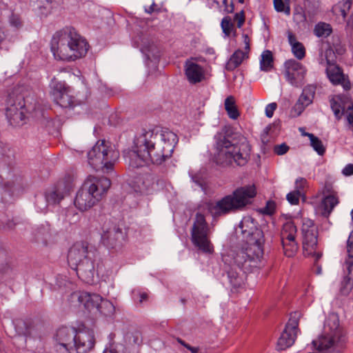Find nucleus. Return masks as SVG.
Returning a JSON list of instances; mask_svg holds the SVG:
<instances>
[{"label": "nucleus", "instance_id": "1", "mask_svg": "<svg viewBox=\"0 0 353 353\" xmlns=\"http://www.w3.org/2000/svg\"><path fill=\"white\" fill-rule=\"evenodd\" d=\"M243 244L223 256L229 268L226 270L232 291L244 285L245 274L259 267L263 255L264 236L257 222L251 216H244L239 225Z\"/></svg>", "mask_w": 353, "mask_h": 353}, {"label": "nucleus", "instance_id": "2", "mask_svg": "<svg viewBox=\"0 0 353 353\" xmlns=\"http://www.w3.org/2000/svg\"><path fill=\"white\" fill-rule=\"evenodd\" d=\"M154 138V131L150 130H144L135 138L132 149L128 152L130 166L142 167L150 162L161 164L172 156L177 141L176 134L165 129L156 143L153 142Z\"/></svg>", "mask_w": 353, "mask_h": 353}, {"label": "nucleus", "instance_id": "3", "mask_svg": "<svg viewBox=\"0 0 353 353\" xmlns=\"http://www.w3.org/2000/svg\"><path fill=\"white\" fill-rule=\"evenodd\" d=\"M214 161L219 165H245L250 159L252 146L248 139L236 134L230 126H224L216 135Z\"/></svg>", "mask_w": 353, "mask_h": 353}, {"label": "nucleus", "instance_id": "4", "mask_svg": "<svg viewBox=\"0 0 353 353\" xmlns=\"http://www.w3.org/2000/svg\"><path fill=\"white\" fill-rule=\"evenodd\" d=\"M50 49L56 60L72 62L86 55L89 44L75 28L65 27L53 34Z\"/></svg>", "mask_w": 353, "mask_h": 353}, {"label": "nucleus", "instance_id": "5", "mask_svg": "<svg viewBox=\"0 0 353 353\" xmlns=\"http://www.w3.org/2000/svg\"><path fill=\"white\" fill-rule=\"evenodd\" d=\"M256 195V189L254 185H245L236 188L231 194L225 196L215 203H208L207 208L212 216H221L243 210L252 203Z\"/></svg>", "mask_w": 353, "mask_h": 353}, {"label": "nucleus", "instance_id": "6", "mask_svg": "<svg viewBox=\"0 0 353 353\" xmlns=\"http://www.w3.org/2000/svg\"><path fill=\"white\" fill-rule=\"evenodd\" d=\"M111 184L110 178H88L76 193L75 208L81 212L92 209L105 196Z\"/></svg>", "mask_w": 353, "mask_h": 353}, {"label": "nucleus", "instance_id": "7", "mask_svg": "<svg viewBox=\"0 0 353 353\" xmlns=\"http://www.w3.org/2000/svg\"><path fill=\"white\" fill-rule=\"evenodd\" d=\"M119 157L118 150H114L110 141L101 139L88 153V163L96 170L110 174Z\"/></svg>", "mask_w": 353, "mask_h": 353}, {"label": "nucleus", "instance_id": "8", "mask_svg": "<svg viewBox=\"0 0 353 353\" xmlns=\"http://www.w3.org/2000/svg\"><path fill=\"white\" fill-rule=\"evenodd\" d=\"M32 93V90L24 85L14 88L6 99V114L11 125H22L26 118V99Z\"/></svg>", "mask_w": 353, "mask_h": 353}, {"label": "nucleus", "instance_id": "9", "mask_svg": "<svg viewBox=\"0 0 353 353\" xmlns=\"http://www.w3.org/2000/svg\"><path fill=\"white\" fill-rule=\"evenodd\" d=\"M209 232L204 215L197 212L191 230V240L195 247L206 254L214 252V246L209 239Z\"/></svg>", "mask_w": 353, "mask_h": 353}, {"label": "nucleus", "instance_id": "10", "mask_svg": "<svg viewBox=\"0 0 353 353\" xmlns=\"http://www.w3.org/2000/svg\"><path fill=\"white\" fill-rule=\"evenodd\" d=\"M75 186L73 178H60L46 192V199L50 204H59L73 191Z\"/></svg>", "mask_w": 353, "mask_h": 353}, {"label": "nucleus", "instance_id": "11", "mask_svg": "<svg viewBox=\"0 0 353 353\" xmlns=\"http://www.w3.org/2000/svg\"><path fill=\"white\" fill-rule=\"evenodd\" d=\"M297 228L293 221L285 222L281 231V241L284 254L292 257L296 253L299 245L296 240Z\"/></svg>", "mask_w": 353, "mask_h": 353}, {"label": "nucleus", "instance_id": "12", "mask_svg": "<svg viewBox=\"0 0 353 353\" xmlns=\"http://www.w3.org/2000/svg\"><path fill=\"white\" fill-rule=\"evenodd\" d=\"M88 258L80 263L74 269L79 278L84 283L93 284L95 281V276L98 268V253L90 252Z\"/></svg>", "mask_w": 353, "mask_h": 353}, {"label": "nucleus", "instance_id": "13", "mask_svg": "<svg viewBox=\"0 0 353 353\" xmlns=\"http://www.w3.org/2000/svg\"><path fill=\"white\" fill-rule=\"evenodd\" d=\"M97 250L85 241L75 243L69 250L68 262L72 269H75L84 260L88 258L90 252L96 254Z\"/></svg>", "mask_w": 353, "mask_h": 353}, {"label": "nucleus", "instance_id": "14", "mask_svg": "<svg viewBox=\"0 0 353 353\" xmlns=\"http://www.w3.org/2000/svg\"><path fill=\"white\" fill-rule=\"evenodd\" d=\"M57 350L74 353L75 328L63 326L59 327L54 336Z\"/></svg>", "mask_w": 353, "mask_h": 353}, {"label": "nucleus", "instance_id": "15", "mask_svg": "<svg viewBox=\"0 0 353 353\" xmlns=\"http://www.w3.org/2000/svg\"><path fill=\"white\" fill-rule=\"evenodd\" d=\"M306 70L303 65L294 59H290L284 63V75L287 80L295 87L301 86L305 80Z\"/></svg>", "mask_w": 353, "mask_h": 353}, {"label": "nucleus", "instance_id": "16", "mask_svg": "<svg viewBox=\"0 0 353 353\" xmlns=\"http://www.w3.org/2000/svg\"><path fill=\"white\" fill-rule=\"evenodd\" d=\"M125 239V233L117 225L111 223L104 226L101 234V242L108 248H114Z\"/></svg>", "mask_w": 353, "mask_h": 353}, {"label": "nucleus", "instance_id": "17", "mask_svg": "<svg viewBox=\"0 0 353 353\" xmlns=\"http://www.w3.org/2000/svg\"><path fill=\"white\" fill-rule=\"evenodd\" d=\"M298 327V321L296 319H290L278 339L276 345L278 350H285L294 343L297 336Z\"/></svg>", "mask_w": 353, "mask_h": 353}, {"label": "nucleus", "instance_id": "18", "mask_svg": "<svg viewBox=\"0 0 353 353\" xmlns=\"http://www.w3.org/2000/svg\"><path fill=\"white\" fill-rule=\"evenodd\" d=\"M323 193L324 196L320 203L321 214L325 217H328L334 207L339 203V198L333 184L330 182L325 183Z\"/></svg>", "mask_w": 353, "mask_h": 353}, {"label": "nucleus", "instance_id": "19", "mask_svg": "<svg viewBox=\"0 0 353 353\" xmlns=\"http://www.w3.org/2000/svg\"><path fill=\"white\" fill-rule=\"evenodd\" d=\"M94 345L93 330L84 328L77 330L75 329L74 353H85L90 350Z\"/></svg>", "mask_w": 353, "mask_h": 353}, {"label": "nucleus", "instance_id": "20", "mask_svg": "<svg viewBox=\"0 0 353 353\" xmlns=\"http://www.w3.org/2000/svg\"><path fill=\"white\" fill-rule=\"evenodd\" d=\"M243 39L245 43L244 51L238 49L232 54L225 65V69L228 71L235 70L245 59L249 57L251 50V39L248 34H243Z\"/></svg>", "mask_w": 353, "mask_h": 353}, {"label": "nucleus", "instance_id": "21", "mask_svg": "<svg viewBox=\"0 0 353 353\" xmlns=\"http://www.w3.org/2000/svg\"><path fill=\"white\" fill-rule=\"evenodd\" d=\"M327 69L326 72L330 81L332 84L341 85L345 90L351 89V83L348 77L343 74V69L335 63H331L327 60Z\"/></svg>", "mask_w": 353, "mask_h": 353}, {"label": "nucleus", "instance_id": "22", "mask_svg": "<svg viewBox=\"0 0 353 353\" xmlns=\"http://www.w3.org/2000/svg\"><path fill=\"white\" fill-rule=\"evenodd\" d=\"M52 88L57 103L63 108H69L74 104L73 97L69 94L70 87L64 83L52 79Z\"/></svg>", "mask_w": 353, "mask_h": 353}, {"label": "nucleus", "instance_id": "23", "mask_svg": "<svg viewBox=\"0 0 353 353\" xmlns=\"http://www.w3.org/2000/svg\"><path fill=\"white\" fill-rule=\"evenodd\" d=\"M245 21V14L243 10L235 14L234 17V21H232L230 17L227 16L223 18L221 21V28L223 33L227 37H236L237 32L234 26V23H236V27L241 28Z\"/></svg>", "mask_w": 353, "mask_h": 353}, {"label": "nucleus", "instance_id": "24", "mask_svg": "<svg viewBox=\"0 0 353 353\" xmlns=\"http://www.w3.org/2000/svg\"><path fill=\"white\" fill-rule=\"evenodd\" d=\"M316 87L313 85L305 86L298 101L293 107V110L296 115H300L306 107L310 105L314 99Z\"/></svg>", "mask_w": 353, "mask_h": 353}, {"label": "nucleus", "instance_id": "25", "mask_svg": "<svg viewBox=\"0 0 353 353\" xmlns=\"http://www.w3.org/2000/svg\"><path fill=\"white\" fill-rule=\"evenodd\" d=\"M193 59L187 60L185 63V74L191 83L196 84L205 79L204 68L192 61Z\"/></svg>", "mask_w": 353, "mask_h": 353}, {"label": "nucleus", "instance_id": "26", "mask_svg": "<svg viewBox=\"0 0 353 353\" xmlns=\"http://www.w3.org/2000/svg\"><path fill=\"white\" fill-rule=\"evenodd\" d=\"M72 299H77L80 304L88 311L97 310L101 296L97 294H91L87 292H78L72 294Z\"/></svg>", "mask_w": 353, "mask_h": 353}, {"label": "nucleus", "instance_id": "27", "mask_svg": "<svg viewBox=\"0 0 353 353\" xmlns=\"http://www.w3.org/2000/svg\"><path fill=\"white\" fill-rule=\"evenodd\" d=\"M303 249L305 254L310 255L316 250L318 242L317 228L309 232L303 233Z\"/></svg>", "mask_w": 353, "mask_h": 353}, {"label": "nucleus", "instance_id": "28", "mask_svg": "<svg viewBox=\"0 0 353 353\" xmlns=\"http://www.w3.org/2000/svg\"><path fill=\"white\" fill-rule=\"evenodd\" d=\"M224 108L228 117L234 120L240 117V111L236 105V101L234 96L228 97L224 102Z\"/></svg>", "mask_w": 353, "mask_h": 353}, {"label": "nucleus", "instance_id": "29", "mask_svg": "<svg viewBox=\"0 0 353 353\" xmlns=\"http://www.w3.org/2000/svg\"><path fill=\"white\" fill-rule=\"evenodd\" d=\"M274 57L270 50H265L261 54L260 61L261 70L265 72H269L274 68Z\"/></svg>", "mask_w": 353, "mask_h": 353}, {"label": "nucleus", "instance_id": "30", "mask_svg": "<svg viewBox=\"0 0 353 353\" xmlns=\"http://www.w3.org/2000/svg\"><path fill=\"white\" fill-rule=\"evenodd\" d=\"M303 135L307 137L310 140V144L314 150L319 154L323 155L325 152V148L323 145L322 141L313 134L304 132Z\"/></svg>", "mask_w": 353, "mask_h": 353}, {"label": "nucleus", "instance_id": "31", "mask_svg": "<svg viewBox=\"0 0 353 353\" xmlns=\"http://www.w3.org/2000/svg\"><path fill=\"white\" fill-rule=\"evenodd\" d=\"M114 310L115 308L112 303L101 297L97 311L105 316H110L114 314Z\"/></svg>", "mask_w": 353, "mask_h": 353}, {"label": "nucleus", "instance_id": "32", "mask_svg": "<svg viewBox=\"0 0 353 353\" xmlns=\"http://www.w3.org/2000/svg\"><path fill=\"white\" fill-rule=\"evenodd\" d=\"M314 32L317 37H327L332 32V28L330 24L320 22L316 25Z\"/></svg>", "mask_w": 353, "mask_h": 353}, {"label": "nucleus", "instance_id": "33", "mask_svg": "<svg viewBox=\"0 0 353 353\" xmlns=\"http://www.w3.org/2000/svg\"><path fill=\"white\" fill-rule=\"evenodd\" d=\"M312 343L314 346H318L317 348L319 350L325 351L332 348L334 345L335 341L332 337H323L319 342L313 341Z\"/></svg>", "mask_w": 353, "mask_h": 353}, {"label": "nucleus", "instance_id": "34", "mask_svg": "<svg viewBox=\"0 0 353 353\" xmlns=\"http://www.w3.org/2000/svg\"><path fill=\"white\" fill-rule=\"evenodd\" d=\"M275 10L290 15L291 12L290 0H273Z\"/></svg>", "mask_w": 353, "mask_h": 353}, {"label": "nucleus", "instance_id": "35", "mask_svg": "<svg viewBox=\"0 0 353 353\" xmlns=\"http://www.w3.org/2000/svg\"><path fill=\"white\" fill-rule=\"evenodd\" d=\"M292 51L295 56L299 60L303 59L305 57V48L302 43H295L292 47Z\"/></svg>", "mask_w": 353, "mask_h": 353}, {"label": "nucleus", "instance_id": "36", "mask_svg": "<svg viewBox=\"0 0 353 353\" xmlns=\"http://www.w3.org/2000/svg\"><path fill=\"white\" fill-rule=\"evenodd\" d=\"M307 187V182L305 178H298L295 181L294 190L299 191L302 196H304Z\"/></svg>", "mask_w": 353, "mask_h": 353}, {"label": "nucleus", "instance_id": "37", "mask_svg": "<svg viewBox=\"0 0 353 353\" xmlns=\"http://www.w3.org/2000/svg\"><path fill=\"white\" fill-rule=\"evenodd\" d=\"M301 196L300 192L294 190L286 195V199L291 205H298Z\"/></svg>", "mask_w": 353, "mask_h": 353}, {"label": "nucleus", "instance_id": "38", "mask_svg": "<svg viewBox=\"0 0 353 353\" xmlns=\"http://www.w3.org/2000/svg\"><path fill=\"white\" fill-rule=\"evenodd\" d=\"M314 221L310 219L304 218L303 219V224L301 228V232L303 233L309 232L312 229L316 228Z\"/></svg>", "mask_w": 353, "mask_h": 353}, {"label": "nucleus", "instance_id": "39", "mask_svg": "<svg viewBox=\"0 0 353 353\" xmlns=\"http://www.w3.org/2000/svg\"><path fill=\"white\" fill-rule=\"evenodd\" d=\"M290 148L286 143L276 145L273 148V152L277 155H283L287 153Z\"/></svg>", "mask_w": 353, "mask_h": 353}, {"label": "nucleus", "instance_id": "40", "mask_svg": "<svg viewBox=\"0 0 353 353\" xmlns=\"http://www.w3.org/2000/svg\"><path fill=\"white\" fill-rule=\"evenodd\" d=\"M217 5L222 4L224 6V10L228 13H232L234 10V6L232 3H228V0H212Z\"/></svg>", "mask_w": 353, "mask_h": 353}, {"label": "nucleus", "instance_id": "41", "mask_svg": "<svg viewBox=\"0 0 353 353\" xmlns=\"http://www.w3.org/2000/svg\"><path fill=\"white\" fill-rule=\"evenodd\" d=\"M275 208V203L272 201H267L265 208L263 209V212L265 214L272 215L274 213Z\"/></svg>", "mask_w": 353, "mask_h": 353}, {"label": "nucleus", "instance_id": "42", "mask_svg": "<svg viewBox=\"0 0 353 353\" xmlns=\"http://www.w3.org/2000/svg\"><path fill=\"white\" fill-rule=\"evenodd\" d=\"M347 252L350 258H353V231L350 233L347 242Z\"/></svg>", "mask_w": 353, "mask_h": 353}, {"label": "nucleus", "instance_id": "43", "mask_svg": "<svg viewBox=\"0 0 353 353\" xmlns=\"http://www.w3.org/2000/svg\"><path fill=\"white\" fill-rule=\"evenodd\" d=\"M112 353H130L129 347H126L123 344H118L115 348L111 351Z\"/></svg>", "mask_w": 353, "mask_h": 353}, {"label": "nucleus", "instance_id": "44", "mask_svg": "<svg viewBox=\"0 0 353 353\" xmlns=\"http://www.w3.org/2000/svg\"><path fill=\"white\" fill-rule=\"evenodd\" d=\"M276 108H277L276 103L274 102V103H271L268 104L265 108L266 116L269 118H271L273 116L274 112L275 111Z\"/></svg>", "mask_w": 353, "mask_h": 353}, {"label": "nucleus", "instance_id": "45", "mask_svg": "<svg viewBox=\"0 0 353 353\" xmlns=\"http://www.w3.org/2000/svg\"><path fill=\"white\" fill-rule=\"evenodd\" d=\"M351 6L352 1L350 0H344L343 1V8L341 9V14L344 18L346 17L347 12H349Z\"/></svg>", "mask_w": 353, "mask_h": 353}, {"label": "nucleus", "instance_id": "46", "mask_svg": "<svg viewBox=\"0 0 353 353\" xmlns=\"http://www.w3.org/2000/svg\"><path fill=\"white\" fill-rule=\"evenodd\" d=\"M132 343L134 345L139 346L142 343L141 334L137 331L132 334Z\"/></svg>", "mask_w": 353, "mask_h": 353}, {"label": "nucleus", "instance_id": "47", "mask_svg": "<svg viewBox=\"0 0 353 353\" xmlns=\"http://www.w3.org/2000/svg\"><path fill=\"white\" fill-rule=\"evenodd\" d=\"M288 41L291 46H294L295 43H299L300 42L297 41L296 35L291 31H288Z\"/></svg>", "mask_w": 353, "mask_h": 353}, {"label": "nucleus", "instance_id": "48", "mask_svg": "<svg viewBox=\"0 0 353 353\" xmlns=\"http://www.w3.org/2000/svg\"><path fill=\"white\" fill-rule=\"evenodd\" d=\"M347 120L348 123L353 126V106L347 110Z\"/></svg>", "mask_w": 353, "mask_h": 353}, {"label": "nucleus", "instance_id": "49", "mask_svg": "<svg viewBox=\"0 0 353 353\" xmlns=\"http://www.w3.org/2000/svg\"><path fill=\"white\" fill-rule=\"evenodd\" d=\"M343 174L345 176H350L353 174V164L350 163L347 165L343 170Z\"/></svg>", "mask_w": 353, "mask_h": 353}, {"label": "nucleus", "instance_id": "50", "mask_svg": "<svg viewBox=\"0 0 353 353\" xmlns=\"http://www.w3.org/2000/svg\"><path fill=\"white\" fill-rule=\"evenodd\" d=\"M11 23L17 28L20 27L22 24L21 19L19 17L14 16H13L11 19Z\"/></svg>", "mask_w": 353, "mask_h": 353}, {"label": "nucleus", "instance_id": "51", "mask_svg": "<svg viewBox=\"0 0 353 353\" xmlns=\"http://www.w3.org/2000/svg\"><path fill=\"white\" fill-rule=\"evenodd\" d=\"M188 350H190L192 353H198L199 348L198 347H192L190 345H188L186 347Z\"/></svg>", "mask_w": 353, "mask_h": 353}, {"label": "nucleus", "instance_id": "52", "mask_svg": "<svg viewBox=\"0 0 353 353\" xmlns=\"http://www.w3.org/2000/svg\"><path fill=\"white\" fill-rule=\"evenodd\" d=\"M156 10H157V5L155 3H153L148 9H146V12L148 13H152V12H154Z\"/></svg>", "mask_w": 353, "mask_h": 353}, {"label": "nucleus", "instance_id": "53", "mask_svg": "<svg viewBox=\"0 0 353 353\" xmlns=\"http://www.w3.org/2000/svg\"><path fill=\"white\" fill-rule=\"evenodd\" d=\"M332 109L334 111V113L336 114H339L340 112L339 106L337 105L336 103H332Z\"/></svg>", "mask_w": 353, "mask_h": 353}, {"label": "nucleus", "instance_id": "54", "mask_svg": "<svg viewBox=\"0 0 353 353\" xmlns=\"http://www.w3.org/2000/svg\"><path fill=\"white\" fill-rule=\"evenodd\" d=\"M314 255L315 256V260L316 261H317L322 256V254L321 253H316V250H314V252H312L310 255Z\"/></svg>", "mask_w": 353, "mask_h": 353}, {"label": "nucleus", "instance_id": "55", "mask_svg": "<svg viewBox=\"0 0 353 353\" xmlns=\"http://www.w3.org/2000/svg\"><path fill=\"white\" fill-rule=\"evenodd\" d=\"M148 299V294L146 293H142L140 294V302H143V301Z\"/></svg>", "mask_w": 353, "mask_h": 353}, {"label": "nucleus", "instance_id": "56", "mask_svg": "<svg viewBox=\"0 0 353 353\" xmlns=\"http://www.w3.org/2000/svg\"><path fill=\"white\" fill-rule=\"evenodd\" d=\"M177 341L181 344L182 345L183 347H185V348L188 347V345H189L188 343H185L184 341H183L182 339H177Z\"/></svg>", "mask_w": 353, "mask_h": 353}, {"label": "nucleus", "instance_id": "57", "mask_svg": "<svg viewBox=\"0 0 353 353\" xmlns=\"http://www.w3.org/2000/svg\"><path fill=\"white\" fill-rule=\"evenodd\" d=\"M14 225V223H13L12 221H9L8 223H6V227L8 228H12Z\"/></svg>", "mask_w": 353, "mask_h": 353}, {"label": "nucleus", "instance_id": "58", "mask_svg": "<svg viewBox=\"0 0 353 353\" xmlns=\"http://www.w3.org/2000/svg\"><path fill=\"white\" fill-rule=\"evenodd\" d=\"M338 53L343 54L345 52V49L343 48H341L339 50H336Z\"/></svg>", "mask_w": 353, "mask_h": 353}, {"label": "nucleus", "instance_id": "59", "mask_svg": "<svg viewBox=\"0 0 353 353\" xmlns=\"http://www.w3.org/2000/svg\"><path fill=\"white\" fill-rule=\"evenodd\" d=\"M132 188H133V190H134L135 192H140V191H141V189L140 188L133 187Z\"/></svg>", "mask_w": 353, "mask_h": 353}, {"label": "nucleus", "instance_id": "60", "mask_svg": "<svg viewBox=\"0 0 353 353\" xmlns=\"http://www.w3.org/2000/svg\"><path fill=\"white\" fill-rule=\"evenodd\" d=\"M321 273V267H318L317 268V274H320Z\"/></svg>", "mask_w": 353, "mask_h": 353}, {"label": "nucleus", "instance_id": "61", "mask_svg": "<svg viewBox=\"0 0 353 353\" xmlns=\"http://www.w3.org/2000/svg\"><path fill=\"white\" fill-rule=\"evenodd\" d=\"M238 1L242 4L245 3V0H238Z\"/></svg>", "mask_w": 353, "mask_h": 353}, {"label": "nucleus", "instance_id": "62", "mask_svg": "<svg viewBox=\"0 0 353 353\" xmlns=\"http://www.w3.org/2000/svg\"><path fill=\"white\" fill-rule=\"evenodd\" d=\"M351 216H352V220L353 221V209L351 211Z\"/></svg>", "mask_w": 353, "mask_h": 353}, {"label": "nucleus", "instance_id": "63", "mask_svg": "<svg viewBox=\"0 0 353 353\" xmlns=\"http://www.w3.org/2000/svg\"><path fill=\"white\" fill-rule=\"evenodd\" d=\"M135 179H138L139 182H140V181H141V179H142V178H141V177L135 178Z\"/></svg>", "mask_w": 353, "mask_h": 353}, {"label": "nucleus", "instance_id": "64", "mask_svg": "<svg viewBox=\"0 0 353 353\" xmlns=\"http://www.w3.org/2000/svg\"><path fill=\"white\" fill-rule=\"evenodd\" d=\"M46 1H47V2H48V3H52V0H46Z\"/></svg>", "mask_w": 353, "mask_h": 353}]
</instances>
